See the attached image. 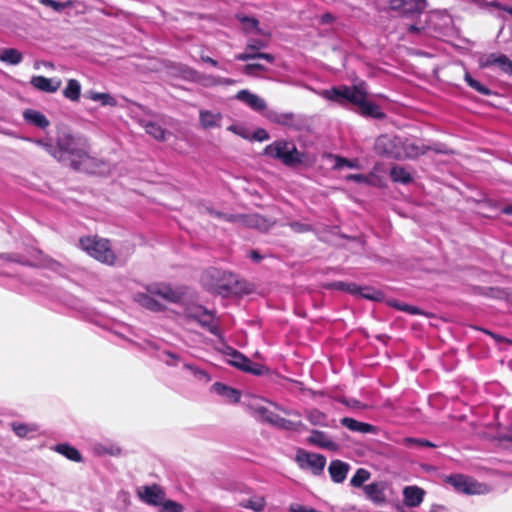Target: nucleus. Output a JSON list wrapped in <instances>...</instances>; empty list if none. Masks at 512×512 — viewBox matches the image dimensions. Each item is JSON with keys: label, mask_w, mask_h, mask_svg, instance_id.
<instances>
[{"label": "nucleus", "mask_w": 512, "mask_h": 512, "mask_svg": "<svg viewBox=\"0 0 512 512\" xmlns=\"http://www.w3.org/2000/svg\"><path fill=\"white\" fill-rule=\"evenodd\" d=\"M370 472L364 468H359L350 480V484L353 487H361L363 484L370 479Z\"/></svg>", "instance_id": "obj_37"}, {"label": "nucleus", "mask_w": 512, "mask_h": 512, "mask_svg": "<svg viewBox=\"0 0 512 512\" xmlns=\"http://www.w3.org/2000/svg\"><path fill=\"white\" fill-rule=\"evenodd\" d=\"M305 415L312 425L323 427L328 426L327 415L318 409L307 410Z\"/></svg>", "instance_id": "obj_33"}, {"label": "nucleus", "mask_w": 512, "mask_h": 512, "mask_svg": "<svg viewBox=\"0 0 512 512\" xmlns=\"http://www.w3.org/2000/svg\"><path fill=\"white\" fill-rule=\"evenodd\" d=\"M183 77L198 82L205 87L218 86L219 77L213 75L201 74L191 68L186 67L183 71Z\"/></svg>", "instance_id": "obj_18"}, {"label": "nucleus", "mask_w": 512, "mask_h": 512, "mask_svg": "<svg viewBox=\"0 0 512 512\" xmlns=\"http://www.w3.org/2000/svg\"><path fill=\"white\" fill-rule=\"evenodd\" d=\"M334 160H335V163H334L335 169H342L344 167L359 168V162L356 159L348 160V159H345L340 156H335Z\"/></svg>", "instance_id": "obj_43"}, {"label": "nucleus", "mask_w": 512, "mask_h": 512, "mask_svg": "<svg viewBox=\"0 0 512 512\" xmlns=\"http://www.w3.org/2000/svg\"><path fill=\"white\" fill-rule=\"evenodd\" d=\"M194 378L198 381H201L203 383H208L211 378L208 375V373L205 370L199 369L196 371V374L194 375Z\"/></svg>", "instance_id": "obj_51"}, {"label": "nucleus", "mask_w": 512, "mask_h": 512, "mask_svg": "<svg viewBox=\"0 0 512 512\" xmlns=\"http://www.w3.org/2000/svg\"><path fill=\"white\" fill-rule=\"evenodd\" d=\"M158 358L169 366H176L181 362L180 356L171 351H161Z\"/></svg>", "instance_id": "obj_39"}, {"label": "nucleus", "mask_w": 512, "mask_h": 512, "mask_svg": "<svg viewBox=\"0 0 512 512\" xmlns=\"http://www.w3.org/2000/svg\"><path fill=\"white\" fill-rule=\"evenodd\" d=\"M400 143L401 142L398 138L392 139L388 136H381L377 139L376 147L382 153L394 158H415L425 153V149L423 146H420L415 142L409 141L403 143V151H401L397 147V144Z\"/></svg>", "instance_id": "obj_5"}, {"label": "nucleus", "mask_w": 512, "mask_h": 512, "mask_svg": "<svg viewBox=\"0 0 512 512\" xmlns=\"http://www.w3.org/2000/svg\"><path fill=\"white\" fill-rule=\"evenodd\" d=\"M341 424L351 431L359 432V433H363V434L374 433L376 430L373 425L357 421L350 417L342 418Z\"/></svg>", "instance_id": "obj_24"}, {"label": "nucleus", "mask_w": 512, "mask_h": 512, "mask_svg": "<svg viewBox=\"0 0 512 512\" xmlns=\"http://www.w3.org/2000/svg\"><path fill=\"white\" fill-rule=\"evenodd\" d=\"M478 64L481 68L497 66L504 73L512 74V61L504 54H483L479 57Z\"/></svg>", "instance_id": "obj_11"}, {"label": "nucleus", "mask_w": 512, "mask_h": 512, "mask_svg": "<svg viewBox=\"0 0 512 512\" xmlns=\"http://www.w3.org/2000/svg\"><path fill=\"white\" fill-rule=\"evenodd\" d=\"M199 119L201 125L205 129H211L220 126L222 114L220 112H214L210 110H201Z\"/></svg>", "instance_id": "obj_23"}, {"label": "nucleus", "mask_w": 512, "mask_h": 512, "mask_svg": "<svg viewBox=\"0 0 512 512\" xmlns=\"http://www.w3.org/2000/svg\"><path fill=\"white\" fill-rule=\"evenodd\" d=\"M424 490L417 486H407L403 490L404 503L408 507H417L423 502Z\"/></svg>", "instance_id": "obj_19"}, {"label": "nucleus", "mask_w": 512, "mask_h": 512, "mask_svg": "<svg viewBox=\"0 0 512 512\" xmlns=\"http://www.w3.org/2000/svg\"><path fill=\"white\" fill-rule=\"evenodd\" d=\"M267 117L270 121L284 126H292L294 122V116L291 113H277L270 111L267 113Z\"/></svg>", "instance_id": "obj_34"}, {"label": "nucleus", "mask_w": 512, "mask_h": 512, "mask_svg": "<svg viewBox=\"0 0 512 512\" xmlns=\"http://www.w3.org/2000/svg\"><path fill=\"white\" fill-rule=\"evenodd\" d=\"M86 97L92 101L100 102L102 106L113 107V106L117 105L116 99L108 93H99V92H95V91H89V92H87Z\"/></svg>", "instance_id": "obj_32"}, {"label": "nucleus", "mask_w": 512, "mask_h": 512, "mask_svg": "<svg viewBox=\"0 0 512 512\" xmlns=\"http://www.w3.org/2000/svg\"><path fill=\"white\" fill-rule=\"evenodd\" d=\"M242 359H243V360H249L248 358H246V357H245V356H243L242 354H240V353H235V354L233 355V360L231 361V363H232L234 366H236V367H238L239 369H241V370H242V369H243V365L241 364V363H242Z\"/></svg>", "instance_id": "obj_52"}, {"label": "nucleus", "mask_w": 512, "mask_h": 512, "mask_svg": "<svg viewBox=\"0 0 512 512\" xmlns=\"http://www.w3.org/2000/svg\"><path fill=\"white\" fill-rule=\"evenodd\" d=\"M241 364L243 365L242 370L245 372H249L254 375H262L264 372V367L262 365L254 363L251 360H243L242 359Z\"/></svg>", "instance_id": "obj_42"}, {"label": "nucleus", "mask_w": 512, "mask_h": 512, "mask_svg": "<svg viewBox=\"0 0 512 512\" xmlns=\"http://www.w3.org/2000/svg\"><path fill=\"white\" fill-rule=\"evenodd\" d=\"M266 402L267 401L262 398L253 396L248 399L247 407L255 417L269 422L276 427L285 430H297L300 426H302L301 422H292L275 414L265 406Z\"/></svg>", "instance_id": "obj_4"}, {"label": "nucleus", "mask_w": 512, "mask_h": 512, "mask_svg": "<svg viewBox=\"0 0 512 512\" xmlns=\"http://www.w3.org/2000/svg\"><path fill=\"white\" fill-rule=\"evenodd\" d=\"M328 470L331 479L336 483H341L347 476L349 465L340 460H334L330 463Z\"/></svg>", "instance_id": "obj_22"}, {"label": "nucleus", "mask_w": 512, "mask_h": 512, "mask_svg": "<svg viewBox=\"0 0 512 512\" xmlns=\"http://www.w3.org/2000/svg\"><path fill=\"white\" fill-rule=\"evenodd\" d=\"M291 227L296 231V232H305V231H308L310 229L309 225L307 224H302V223H299V222H294L291 224Z\"/></svg>", "instance_id": "obj_55"}, {"label": "nucleus", "mask_w": 512, "mask_h": 512, "mask_svg": "<svg viewBox=\"0 0 512 512\" xmlns=\"http://www.w3.org/2000/svg\"><path fill=\"white\" fill-rule=\"evenodd\" d=\"M289 512H319L314 508H310L301 504H292L289 508Z\"/></svg>", "instance_id": "obj_47"}, {"label": "nucleus", "mask_w": 512, "mask_h": 512, "mask_svg": "<svg viewBox=\"0 0 512 512\" xmlns=\"http://www.w3.org/2000/svg\"><path fill=\"white\" fill-rule=\"evenodd\" d=\"M502 212L508 215L512 214V204L503 207Z\"/></svg>", "instance_id": "obj_64"}, {"label": "nucleus", "mask_w": 512, "mask_h": 512, "mask_svg": "<svg viewBox=\"0 0 512 512\" xmlns=\"http://www.w3.org/2000/svg\"><path fill=\"white\" fill-rule=\"evenodd\" d=\"M79 245L81 249L87 252L91 257L106 265L113 266L122 264L126 260L115 254L107 239L97 236H87L80 239Z\"/></svg>", "instance_id": "obj_3"}, {"label": "nucleus", "mask_w": 512, "mask_h": 512, "mask_svg": "<svg viewBox=\"0 0 512 512\" xmlns=\"http://www.w3.org/2000/svg\"><path fill=\"white\" fill-rule=\"evenodd\" d=\"M23 117L26 122L39 128L44 129L49 126V120L40 111L34 109H26L23 112Z\"/></svg>", "instance_id": "obj_26"}, {"label": "nucleus", "mask_w": 512, "mask_h": 512, "mask_svg": "<svg viewBox=\"0 0 512 512\" xmlns=\"http://www.w3.org/2000/svg\"><path fill=\"white\" fill-rule=\"evenodd\" d=\"M45 266L59 274H63V272H64V267L60 263H58L54 260H47V263L45 264Z\"/></svg>", "instance_id": "obj_49"}, {"label": "nucleus", "mask_w": 512, "mask_h": 512, "mask_svg": "<svg viewBox=\"0 0 512 512\" xmlns=\"http://www.w3.org/2000/svg\"><path fill=\"white\" fill-rule=\"evenodd\" d=\"M398 308L400 310L407 311L410 314H418L419 313V309L418 308L413 307V306H409V305H400V306H398Z\"/></svg>", "instance_id": "obj_57"}, {"label": "nucleus", "mask_w": 512, "mask_h": 512, "mask_svg": "<svg viewBox=\"0 0 512 512\" xmlns=\"http://www.w3.org/2000/svg\"><path fill=\"white\" fill-rule=\"evenodd\" d=\"M309 443L328 450H336L337 444L331 440L324 432L313 431L308 439Z\"/></svg>", "instance_id": "obj_25"}, {"label": "nucleus", "mask_w": 512, "mask_h": 512, "mask_svg": "<svg viewBox=\"0 0 512 512\" xmlns=\"http://www.w3.org/2000/svg\"><path fill=\"white\" fill-rule=\"evenodd\" d=\"M447 482L458 492L469 495L484 494L488 491L486 485L462 474H456L448 477Z\"/></svg>", "instance_id": "obj_9"}, {"label": "nucleus", "mask_w": 512, "mask_h": 512, "mask_svg": "<svg viewBox=\"0 0 512 512\" xmlns=\"http://www.w3.org/2000/svg\"><path fill=\"white\" fill-rule=\"evenodd\" d=\"M203 62L209 63L212 66H217L218 62L209 56H201Z\"/></svg>", "instance_id": "obj_63"}, {"label": "nucleus", "mask_w": 512, "mask_h": 512, "mask_svg": "<svg viewBox=\"0 0 512 512\" xmlns=\"http://www.w3.org/2000/svg\"><path fill=\"white\" fill-rule=\"evenodd\" d=\"M390 5L403 14L418 13L425 7L424 0H391Z\"/></svg>", "instance_id": "obj_15"}, {"label": "nucleus", "mask_w": 512, "mask_h": 512, "mask_svg": "<svg viewBox=\"0 0 512 512\" xmlns=\"http://www.w3.org/2000/svg\"><path fill=\"white\" fill-rule=\"evenodd\" d=\"M259 220L257 216H250L245 222L250 226H259Z\"/></svg>", "instance_id": "obj_61"}, {"label": "nucleus", "mask_w": 512, "mask_h": 512, "mask_svg": "<svg viewBox=\"0 0 512 512\" xmlns=\"http://www.w3.org/2000/svg\"><path fill=\"white\" fill-rule=\"evenodd\" d=\"M39 2L45 6L51 7L53 10L58 11V12L64 10L67 7H70L72 5L71 1L58 2L55 0H39Z\"/></svg>", "instance_id": "obj_44"}, {"label": "nucleus", "mask_w": 512, "mask_h": 512, "mask_svg": "<svg viewBox=\"0 0 512 512\" xmlns=\"http://www.w3.org/2000/svg\"><path fill=\"white\" fill-rule=\"evenodd\" d=\"M264 154L281 160L285 165H296L303 161V155L297 150L296 146L284 140H278L266 146Z\"/></svg>", "instance_id": "obj_7"}, {"label": "nucleus", "mask_w": 512, "mask_h": 512, "mask_svg": "<svg viewBox=\"0 0 512 512\" xmlns=\"http://www.w3.org/2000/svg\"><path fill=\"white\" fill-rule=\"evenodd\" d=\"M347 180L355 181L358 183H366L368 178L362 174H351L346 177Z\"/></svg>", "instance_id": "obj_54"}, {"label": "nucleus", "mask_w": 512, "mask_h": 512, "mask_svg": "<svg viewBox=\"0 0 512 512\" xmlns=\"http://www.w3.org/2000/svg\"><path fill=\"white\" fill-rule=\"evenodd\" d=\"M143 127L145 128L146 132L153 138L157 140L165 139L166 132L159 124L155 122H144Z\"/></svg>", "instance_id": "obj_35"}, {"label": "nucleus", "mask_w": 512, "mask_h": 512, "mask_svg": "<svg viewBox=\"0 0 512 512\" xmlns=\"http://www.w3.org/2000/svg\"><path fill=\"white\" fill-rule=\"evenodd\" d=\"M55 451L59 454L65 456L67 459L74 461V462H81L82 456L80 452L73 446H70L68 444H58L55 447Z\"/></svg>", "instance_id": "obj_31"}, {"label": "nucleus", "mask_w": 512, "mask_h": 512, "mask_svg": "<svg viewBox=\"0 0 512 512\" xmlns=\"http://www.w3.org/2000/svg\"><path fill=\"white\" fill-rule=\"evenodd\" d=\"M25 140L35 143L36 145L42 147L45 149L51 156L54 158L61 157L60 152L57 150L56 146H54L51 142H49L46 139H31V138H25Z\"/></svg>", "instance_id": "obj_38"}, {"label": "nucleus", "mask_w": 512, "mask_h": 512, "mask_svg": "<svg viewBox=\"0 0 512 512\" xmlns=\"http://www.w3.org/2000/svg\"><path fill=\"white\" fill-rule=\"evenodd\" d=\"M322 97L341 105L351 103L360 109L363 115L382 118L380 107L367 100V90L363 83L354 86H337L321 92Z\"/></svg>", "instance_id": "obj_1"}, {"label": "nucleus", "mask_w": 512, "mask_h": 512, "mask_svg": "<svg viewBox=\"0 0 512 512\" xmlns=\"http://www.w3.org/2000/svg\"><path fill=\"white\" fill-rule=\"evenodd\" d=\"M228 130L232 131L233 133L238 134V135H240L242 137H246V135L244 134V129L241 128V127H238L236 125L229 126Z\"/></svg>", "instance_id": "obj_59"}, {"label": "nucleus", "mask_w": 512, "mask_h": 512, "mask_svg": "<svg viewBox=\"0 0 512 512\" xmlns=\"http://www.w3.org/2000/svg\"><path fill=\"white\" fill-rule=\"evenodd\" d=\"M12 429L19 437H25L31 432H35L37 427L35 425H28L23 423H13Z\"/></svg>", "instance_id": "obj_41"}, {"label": "nucleus", "mask_w": 512, "mask_h": 512, "mask_svg": "<svg viewBox=\"0 0 512 512\" xmlns=\"http://www.w3.org/2000/svg\"><path fill=\"white\" fill-rule=\"evenodd\" d=\"M390 176L395 182L408 183L411 181L410 173L400 166L393 167L390 171Z\"/></svg>", "instance_id": "obj_36"}, {"label": "nucleus", "mask_w": 512, "mask_h": 512, "mask_svg": "<svg viewBox=\"0 0 512 512\" xmlns=\"http://www.w3.org/2000/svg\"><path fill=\"white\" fill-rule=\"evenodd\" d=\"M183 368L189 371L193 377L196 374V371L200 369L199 367L189 363H183Z\"/></svg>", "instance_id": "obj_58"}, {"label": "nucleus", "mask_w": 512, "mask_h": 512, "mask_svg": "<svg viewBox=\"0 0 512 512\" xmlns=\"http://www.w3.org/2000/svg\"><path fill=\"white\" fill-rule=\"evenodd\" d=\"M56 148L61 154V157H56V159L63 161L67 157H71V165L75 169L90 171L94 159L88 155V145L85 138L63 133L58 137ZM91 172L93 171L91 170Z\"/></svg>", "instance_id": "obj_2"}, {"label": "nucleus", "mask_w": 512, "mask_h": 512, "mask_svg": "<svg viewBox=\"0 0 512 512\" xmlns=\"http://www.w3.org/2000/svg\"><path fill=\"white\" fill-rule=\"evenodd\" d=\"M161 512H183V506L172 500H163Z\"/></svg>", "instance_id": "obj_45"}, {"label": "nucleus", "mask_w": 512, "mask_h": 512, "mask_svg": "<svg viewBox=\"0 0 512 512\" xmlns=\"http://www.w3.org/2000/svg\"><path fill=\"white\" fill-rule=\"evenodd\" d=\"M366 497L374 503H383L385 501V484L374 482L363 487Z\"/></svg>", "instance_id": "obj_20"}, {"label": "nucleus", "mask_w": 512, "mask_h": 512, "mask_svg": "<svg viewBox=\"0 0 512 512\" xmlns=\"http://www.w3.org/2000/svg\"><path fill=\"white\" fill-rule=\"evenodd\" d=\"M465 81L471 88H473L480 94H482V95H490L491 94V90L488 87L484 86L482 83H480L479 81L472 78V76L468 73H466V75H465Z\"/></svg>", "instance_id": "obj_40"}, {"label": "nucleus", "mask_w": 512, "mask_h": 512, "mask_svg": "<svg viewBox=\"0 0 512 512\" xmlns=\"http://www.w3.org/2000/svg\"><path fill=\"white\" fill-rule=\"evenodd\" d=\"M154 296L155 295H151L149 292L136 293L134 294V301L149 310L160 311L162 309V304L156 300Z\"/></svg>", "instance_id": "obj_27"}, {"label": "nucleus", "mask_w": 512, "mask_h": 512, "mask_svg": "<svg viewBox=\"0 0 512 512\" xmlns=\"http://www.w3.org/2000/svg\"><path fill=\"white\" fill-rule=\"evenodd\" d=\"M263 70H265V68L260 63H251V64H247L244 67V72L247 75H251V76L258 75V71H263Z\"/></svg>", "instance_id": "obj_46"}, {"label": "nucleus", "mask_w": 512, "mask_h": 512, "mask_svg": "<svg viewBox=\"0 0 512 512\" xmlns=\"http://www.w3.org/2000/svg\"><path fill=\"white\" fill-rule=\"evenodd\" d=\"M147 292L151 295L158 296L168 302H176L179 299V294L173 290L169 285L163 283L151 284L147 287Z\"/></svg>", "instance_id": "obj_16"}, {"label": "nucleus", "mask_w": 512, "mask_h": 512, "mask_svg": "<svg viewBox=\"0 0 512 512\" xmlns=\"http://www.w3.org/2000/svg\"><path fill=\"white\" fill-rule=\"evenodd\" d=\"M137 494L143 502L154 506L160 505L165 497L163 490L157 485L142 486Z\"/></svg>", "instance_id": "obj_12"}, {"label": "nucleus", "mask_w": 512, "mask_h": 512, "mask_svg": "<svg viewBox=\"0 0 512 512\" xmlns=\"http://www.w3.org/2000/svg\"><path fill=\"white\" fill-rule=\"evenodd\" d=\"M270 405L274 406L276 409H279L281 410L282 412H284L285 414L287 415H295V416H300L299 412L297 411H293V410H289V409H285V408H282L280 406H278L277 404L275 403H271V402H268Z\"/></svg>", "instance_id": "obj_56"}, {"label": "nucleus", "mask_w": 512, "mask_h": 512, "mask_svg": "<svg viewBox=\"0 0 512 512\" xmlns=\"http://www.w3.org/2000/svg\"><path fill=\"white\" fill-rule=\"evenodd\" d=\"M236 99L245 103L247 106H249L251 109L257 112H261L266 108V102L264 101V99H262L256 94L251 93L248 90H240L236 94Z\"/></svg>", "instance_id": "obj_17"}, {"label": "nucleus", "mask_w": 512, "mask_h": 512, "mask_svg": "<svg viewBox=\"0 0 512 512\" xmlns=\"http://www.w3.org/2000/svg\"><path fill=\"white\" fill-rule=\"evenodd\" d=\"M239 505L243 508L250 509L254 512H261L266 506V501L263 496L252 495L249 498H244L239 501Z\"/></svg>", "instance_id": "obj_28"}, {"label": "nucleus", "mask_w": 512, "mask_h": 512, "mask_svg": "<svg viewBox=\"0 0 512 512\" xmlns=\"http://www.w3.org/2000/svg\"><path fill=\"white\" fill-rule=\"evenodd\" d=\"M211 389L214 393L223 397L229 403H237L240 401V392L222 383H214Z\"/></svg>", "instance_id": "obj_21"}, {"label": "nucleus", "mask_w": 512, "mask_h": 512, "mask_svg": "<svg viewBox=\"0 0 512 512\" xmlns=\"http://www.w3.org/2000/svg\"><path fill=\"white\" fill-rule=\"evenodd\" d=\"M235 80L230 78L219 77L218 85H233Z\"/></svg>", "instance_id": "obj_62"}, {"label": "nucleus", "mask_w": 512, "mask_h": 512, "mask_svg": "<svg viewBox=\"0 0 512 512\" xmlns=\"http://www.w3.org/2000/svg\"><path fill=\"white\" fill-rule=\"evenodd\" d=\"M241 22L243 23L246 29H256L258 25V21L254 18L242 17Z\"/></svg>", "instance_id": "obj_50"}, {"label": "nucleus", "mask_w": 512, "mask_h": 512, "mask_svg": "<svg viewBox=\"0 0 512 512\" xmlns=\"http://www.w3.org/2000/svg\"><path fill=\"white\" fill-rule=\"evenodd\" d=\"M296 462L301 469L309 470L313 474L319 475L324 470L326 458L323 455L300 449L296 454Z\"/></svg>", "instance_id": "obj_10"}, {"label": "nucleus", "mask_w": 512, "mask_h": 512, "mask_svg": "<svg viewBox=\"0 0 512 512\" xmlns=\"http://www.w3.org/2000/svg\"><path fill=\"white\" fill-rule=\"evenodd\" d=\"M23 60V55L20 51L14 48H6L0 52V61L10 65H17Z\"/></svg>", "instance_id": "obj_29"}, {"label": "nucleus", "mask_w": 512, "mask_h": 512, "mask_svg": "<svg viewBox=\"0 0 512 512\" xmlns=\"http://www.w3.org/2000/svg\"><path fill=\"white\" fill-rule=\"evenodd\" d=\"M63 95L71 101H78L81 96V84L79 81L76 79L68 80L67 86L63 90Z\"/></svg>", "instance_id": "obj_30"}, {"label": "nucleus", "mask_w": 512, "mask_h": 512, "mask_svg": "<svg viewBox=\"0 0 512 512\" xmlns=\"http://www.w3.org/2000/svg\"><path fill=\"white\" fill-rule=\"evenodd\" d=\"M30 83L35 89L46 93H55L62 85L61 79L44 76H33Z\"/></svg>", "instance_id": "obj_13"}, {"label": "nucleus", "mask_w": 512, "mask_h": 512, "mask_svg": "<svg viewBox=\"0 0 512 512\" xmlns=\"http://www.w3.org/2000/svg\"><path fill=\"white\" fill-rule=\"evenodd\" d=\"M407 444L409 445H418V446H426V447H435V445L427 440L422 439H414V438H408L405 440Z\"/></svg>", "instance_id": "obj_48"}, {"label": "nucleus", "mask_w": 512, "mask_h": 512, "mask_svg": "<svg viewBox=\"0 0 512 512\" xmlns=\"http://www.w3.org/2000/svg\"><path fill=\"white\" fill-rule=\"evenodd\" d=\"M362 296L367 298V299H371V300H378L381 296V293L380 292H367V293H362Z\"/></svg>", "instance_id": "obj_60"}, {"label": "nucleus", "mask_w": 512, "mask_h": 512, "mask_svg": "<svg viewBox=\"0 0 512 512\" xmlns=\"http://www.w3.org/2000/svg\"><path fill=\"white\" fill-rule=\"evenodd\" d=\"M187 318L197 321L202 327L215 336H220L216 318L211 311L202 306H191L185 310Z\"/></svg>", "instance_id": "obj_8"}, {"label": "nucleus", "mask_w": 512, "mask_h": 512, "mask_svg": "<svg viewBox=\"0 0 512 512\" xmlns=\"http://www.w3.org/2000/svg\"><path fill=\"white\" fill-rule=\"evenodd\" d=\"M237 280L231 273L211 269L202 276L203 285L211 292L223 296L233 292Z\"/></svg>", "instance_id": "obj_6"}, {"label": "nucleus", "mask_w": 512, "mask_h": 512, "mask_svg": "<svg viewBox=\"0 0 512 512\" xmlns=\"http://www.w3.org/2000/svg\"><path fill=\"white\" fill-rule=\"evenodd\" d=\"M265 46V43L259 42L256 44L249 43L243 53L237 54L235 58L240 61H247L251 59H264L269 63L274 61V57L268 53L256 52V50Z\"/></svg>", "instance_id": "obj_14"}, {"label": "nucleus", "mask_w": 512, "mask_h": 512, "mask_svg": "<svg viewBox=\"0 0 512 512\" xmlns=\"http://www.w3.org/2000/svg\"><path fill=\"white\" fill-rule=\"evenodd\" d=\"M254 139L258 140V141H266L269 139V134L266 130L264 129H258L255 133H254Z\"/></svg>", "instance_id": "obj_53"}]
</instances>
